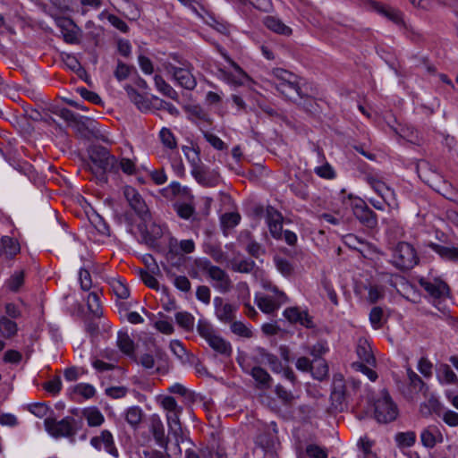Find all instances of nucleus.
I'll list each match as a JSON object with an SVG mask.
<instances>
[{
  "mask_svg": "<svg viewBox=\"0 0 458 458\" xmlns=\"http://www.w3.org/2000/svg\"><path fill=\"white\" fill-rule=\"evenodd\" d=\"M73 392L83 396L85 399H89L96 394V390L93 386L82 383L76 385L74 386Z\"/></svg>",
  "mask_w": 458,
  "mask_h": 458,
  "instance_id": "13d9d810",
  "label": "nucleus"
},
{
  "mask_svg": "<svg viewBox=\"0 0 458 458\" xmlns=\"http://www.w3.org/2000/svg\"><path fill=\"white\" fill-rule=\"evenodd\" d=\"M112 289L114 293L119 299H128L130 296V290L128 286L120 280H115L112 283Z\"/></svg>",
  "mask_w": 458,
  "mask_h": 458,
  "instance_id": "3c124183",
  "label": "nucleus"
},
{
  "mask_svg": "<svg viewBox=\"0 0 458 458\" xmlns=\"http://www.w3.org/2000/svg\"><path fill=\"white\" fill-rule=\"evenodd\" d=\"M392 262L400 270H410L419 262V257L413 246L408 242H399L393 250Z\"/></svg>",
  "mask_w": 458,
  "mask_h": 458,
  "instance_id": "423d86ee",
  "label": "nucleus"
},
{
  "mask_svg": "<svg viewBox=\"0 0 458 458\" xmlns=\"http://www.w3.org/2000/svg\"><path fill=\"white\" fill-rule=\"evenodd\" d=\"M44 426L47 433L55 438L67 437L74 442V436L82 428V419H75L66 416L61 420L47 417L44 420Z\"/></svg>",
  "mask_w": 458,
  "mask_h": 458,
  "instance_id": "f03ea898",
  "label": "nucleus"
},
{
  "mask_svg": "<svg viewBox=\"0 0 458 458\" xmlns=\"http://www.w3.org/2000/svg\"><path fill=\"white\" fill-rule=\"evenodd\" d=\"M182 151L186 156V158L191 164V169L202 165L200 157H199V148H191L187 146L182 147Z\"/></svg>",
  "mask_w": 458,
  "mask_h": 458,
  "instance_id": "37998d69",
  "label": "nucleus"
},
{
  "mask_svg": "<svg viewBox=\"0 0 458 458\" xmlns=\"http://www.w3.org/2000/svg\"><path fill=\"white\" fill-rule=\"evenodd\" d=\"M87 305L89 310L96 317L100 318L103 315V310L100 304L99 296L92 292L88 295Z\"/></svg>",
  "mask_w": 458,
  "mask_h": 458,
  "instance_id": "e433bc0d",
  "label": "nucleus"
},
{
  "mask_svg": "<svg viewBox=\"0 0 458 458\" xmlns=\"http://www.w3.org/2000/svg\"><path fill=\"white\" fill-rule=\"evenodd\" d=\"M256 352L259 357V360H257L258 362L268 364L271 370L275 373L282 372L283 365L276 355L262 347H258Z\"/></svg>",
  "mask_w": 458,
  "mask_h": 458,
  "instance_id": "f3484780",
  "label": "nucleus"
},
{
  "mask_svg": "<svg viewBox=\"0 0 458 458\" xmlns=\"http://www.w3.org/2000/svg\"><path fill=\"white\" fill-rule=\"evenodd\" d=\"M124 89L127 92V95L131 102H133L137 107L140 110H147L148 109V102L146 100V98L140 94L134 88H132L130 85H126L124 87Z\"/></svg>",
  "mask_w": 458,
  "mask_h": 458,
  "instance_id": "2f4dec72",
  "label": "nucleus"
},
{
  "mask_svg": "<svg viewBox=\"0 0 458 458\" xmlns=\"http://www.w3.org/2000/svg\"><path fill=\"white\" fill-rule=\"evenodd\" d=\"M437 377L441 383L458 385V377L447 364H440L437 369Z\"/></svg>",
  "mask_w": 458,
  "mask_h": 458,
  "instance_id": "cd10ccee",
  "label": "nucleus"
},
{
  "mask_svg": "<svg viewBox=\"0 0 458 458\" xmlns=\"http://www.w3.org/2000/svg\"><path fill=\"white\" fill-rule=\"evenodd\" d=\"M90 444L97 450H101L102 445L105 450L114 455L118 456L117 449L114 446V438L110 431L105 429L101 432L100 436H97L91 438Z\"/></svg>",
  "mask_w": 458,
  "mask_h": 458,
  "instance_id": "2eb2a0df",
  "label": "nucleus"
},
{
  "mask_svg": "<svg viewBox=\"0 0 458 458\" xmlns=\"http://www.w3.org/2000/svg\"><path fill=\"white\" fill-rule=\"evenodd\" d=\"M351 199V208L355 218L360 225L368 229H374L377 226V214L367 205V203L359 197L349 195Z\"/></svg>",
  "mask_w": 458,
  "mask_h": 458,
  "instance_id": "6e6552de",
  "label": "nucleus"
},
{
  "mask_svg": "<svg viewBox=\"0 0 458 458\" xmlns=\"http://www.w3.org/2000/svg\"><path fill=\"white\" fill-rule=\"evenodd\" d=\"M399 414L397 405L394 403L388 392L384 390L381 397L374 403V417L378 423L387 424L396 420Z\"/></svg>",
  "mask_w": 458,
  "mask_h": 458,
  "instance_id": "39448f33",
  "label": "nucleus"
},
{
  "mask_svg": "<svg viewBox=\"0 0 458 458\" xmlns=\"http://www.w3.org/2000/svg\"><path fill=\"white\" fill-rule=\"evenodd\" d=\"M197 331L199 335L206 341L209 340L211 337H213V335H216L213 326L205 319H199L198 321Z\"/></svg>",
  "mask_w": 458,
  "mask_h": 458,
  "instance_id": "79ce46f5",
  "label": "nucleus"
},
{
  "mask_svg": "<svg viewBox=\"0 0 458 458\" xmlns=\"http://www.w3.org/2000/svg\"><path fill=\"white\" fill-rule=\"evenodd\" d=\"M139 275L142 282L149 288L158 290V281L149 272L144 269H140Z\"/></svg>",
  "mask_w": 458,
  "mask_h": 458,
  "instance_id": "680f3d73",
  "label": "nucleus"
},
{
  "mask_svg": "<svg viewBox=\"0 0 458 458\" xmlns=\"http://www.w3.org/2000/svg\"><path fill=\"white\" fill-rule=\"evenodd\" d=\"M24 283V272H15L8 280V287L12 292H18Z\"/></svg>",
  "mask_w": 458,
  "mask_h": 458,
  "instance_id": "5fc2aeb1",
  "label": "nucleus"
},
{
  "mask_svg": "<svg viewBox=\"0 0 458 458\" xmlns=\"http://www.w3.org/2000/svg\"><path fill=\"white\" fill-rule=\"evenodd\" d=\"M138 227L142 240L149 246H154L163 235L162 228L154 223L148 225V222L142 221Z\"/></svg>",
  "mask_w": 458,
  "mask_h": 458,
  "instance_id": "ddd939ff",
  "label": "nucleus"
},
{
  "mask_svg": "<svg viewBox=\"0 0 458 458\" xmlns=\"http://www.w3.org/2000/svg\"><path fill=\"white\" fill-rule=\"evenodd\" d=\"M88 152L89 169L99 182H107V173L117 174L118 160L106 147L94 145Z\"/></svg>",
  "mask_w": 458,
  "mask_h": 458,
  "instance_id": "f257e3e1",
  "label": "nucleus"
},
{
  "mask_svg": "<svg viewBox=\"0 0 458 458\" xmlns=\"http://www.w3.org/2000/svg\"><path fill=\"white\" fill-rule=\"evenodd\" d=\"M356 352L361 362L370 366L376 364V359L372 353L370 344L365 339H360L358 341Z\"/></svg>",
  "mask_w": 458,
  "mask_h": 458,
  "instance_id": "412c9836",
  "label": "nucleus"
},
{
  "mask_svg": "<svg viewBox=\"0 0 458 458\" xmlns=\"http://www.w3.org/2000/svg\"><path fill=\"white\" fill-rule=\"evenodd\" d=\"M407 376L410 386L414 392L420 393L424 391L426 384L417 373H415L411 369H408Z\"/></svg>",
  "mask_w": 458,
  "mask_h": 458,
  "instance_id": "a19ab883",
  "label": "nucleus"
},
{
  "mask_svg": "<svg viewBox=\"0 0 458 458\" xmlns=\"http://www.w3.org/2000/svg\"><path fill=\"white\" fill-rule=\"evenodd\" d=\"M265 26L281 35L289 36L292 34V29L288 26H286L280 19L275 17V16H267L264 20Z\"/></svg>",
  "mask_w": 458,
  "mask_h": 458,
  "instance_id": "b1692460",
  "label": "nucleus"
},
{
  "mask_svg": "<svg viewBox=\"0 0 458 458\" xmlns=\"http://www.w3.org/2000/svg\"><path fill=\"white\" fill-rule=\"evenodd\" d=\"M385 296V290L383 286L377 284L370 285L369 288L368 300L370 303H376Z\"/></svg>",
  "mask_w": 458,
  "mask_h": 458,
  "instance_id": "052dcab7",
  "label": "nucleus"
},
{
  "mask_svg": "<svg viewBox=\"0 0 458 458\" xmlns=\"http://www.w3.org/2000/svg\"><path fill=\"white\" fill-rule=\"evenodd\" d=\"M17 332L18 326L16 322L4 316L0 318V335L4 338H13L17 335Z\"/></svg>",
  "mask_w": 458,
  "mask_h": 458,
  "instance_id": "393cba45",
  "label": "nucleus"
},
{
  "mask_svg": "<svg viewBox=\"0 0 458 458\" xmlns=\"http://www.w3.org/2000/svg\"><path fill=\"white\" fill-rule=\"evenodd\" d=\"M428 247L445 260L458 261V248L456 247L444 246L435 242L428 243Z\"/></svg>",
  "mask_w": 458,
  "mask_h": 458,
  "instance_id": "aec40b11",
  "label": "nucleus"
},
{
  "mask_svg": "<svg viewBox=\"0 0 458 458\" xmlns=\"http://www.w3.org/2000/svg\"><path fill=\"white\" fill-rule=\"evenodd\" d=\"M162 195L166 199H172L177 195L182 194L186 197L187 201H175L174 203V209L177 215L182 219H190L195 213V207L193 205V196L191 195L187 189H182L179 182H174L168 187L161 191Z\"/></svg>",
  "mask_w": 458,
  "mask_h": 458,
  "instance_id": "20e7f679",
  "label": "nucleus"
},
{
  "mask_svg": "<svg viewBox=\"0 0 458 458\" xmlns=\"http://www.w3.org/2000/svg\"><path fill=\"white\" fill-rule=\"evenodd\" d=\"M176 323L184 330L191 332L194 327V317L186 311L177 312L175 314Z\"/></svg>",
  "mask_w": 458,
  "mask_h": 458,
  "instance_id": "4c0bfd02",
  "label": "nucleus"
},
{
  "mask_svg": "<svg viewBox=\"0 0 458 458\" xmlns=\"http://www.w3.org/2000/svg\"><path fill=\"white\" fill-rule=\"evenodd\" d=\"M306 453L310 458H327V452L317 445H309Z\"/></svg>",
  "mask_w": 458,
  "mask_h": 458,
  "instance_id": "774afa93",
  "label": "nucleus"
},
{
  "mask_svg": "<svg viewBox=\"0 0 458 458\" xmlns=\"http://www.w3.org/2000/svg\"><path fill=\"white\" fill-rule=\"evenodd\" d=\"M4 255L7 259H12L20 252V245L17 241L9 236H3L1 239Z\"/></svg>",
  "mask_w": 458,
  "mask_h": 458,
  "instance_id": "bb28decb",
  "label": "nucleus"
},
{
  "mask_svg": "<svg viewBox=\"0 0 458 458\" xmlns=\"http://www.w3.org/2000/svg\"><path fill=\"white\" fill-rule=\"evenodd\" d=\"M266 219L267 225L272 224L283 223L282 214L275 208L268 206L266 208Z\"/></svg>",
  "mask_w": 458,
  "mask_h": 458,
  "instance_id": "e2e57ef3",
  "label": "nucleus"
},
{
  "mask_svg": "<svg viewBox=\"0 0 458 458\" xmlns=\"http://www.w3.org/2000/svg\"><path fill=\"white\" fill-rule=\"evenodd\" d=\"M307 352L312 357V360L323 359L322 356L328 351L326 342H318L312 346L306 348Z\"/></svg>",
  "mask_w": 458,
  "mask_h": 458,
  "instance_id": "a18cd8bd",
  "label": "nucleus"
},
{
  "mask_svg": "<svg viewBox=\"0 0 458 458\" xmlns=\"http://www.w3.org/2000/svg\"><path fill=\"white\" fill-rule=\"evenodd\" d=\"M314 172L317 175L323 179L332 180L336 176L335 170L327 162H326L323 165L317 166Z\"/></svg>",
  "mask_w": 458,
  "mask_h": 458,
  "instance_id": "864d4df0",
  "label": "nucleus"
},
{
  "mask_svg": "<svg viewBox=\"0 0 458 458\" xmlns=\"http://www.w3.org/2000/svg\"><path fill=\"white\" fill-rule=\"evenodd\" d=\"M438 434L441 437V434L438 432V429L435 426L428 427L423 429L420 434V440L422 445L428 448H433L437 444L436 435Z\"/></svg>",
  "mask_w": 458,
  "mask_h": 458,
  "instance_id": "c85d7f7f",
  "label": "nucleus"
},
{
  "mask_svg": "<svg viewBox=\"0 0 458 458\" xmlns=\"http://www.w3.org/2000/svg\"><path fill=\"white\" fill-rule=\"evenodd\" d=\"M191 173L194 179L203 186L212 187L216 183V177L212 175V174L208 171V168L203 164L192 168Z\"/></svg>",
  "mask_w": 458,
  "mask_h": 458,
  "instance_id": "6ab92c4d",
  "label": "nucleus"
},
{
  "mask_svg": "<svg viewBox=\"0 0 458 458\" xmlns=\"http://www.w3.org/2000/svg\"><path fill=\"white\" fill-rule=\"evenodd\" d=\"M150 432L156 443L166 451L170 435H165L164 424L157 415L150 418Z\"/></svg>",
  "mask_w": 458,
  "mask_h": 458,
  "instance_id": "4468645a",
  "label": "nucleus"
},
{
  "mask_svg": "<svg viewBox=\"0 0 458 458\" xmlns=\"http://www.w3.org/2000/svg\"><path fill=\"white\" fill-rule=\"evenodd\" d=\"M395 441L400 447L412 446L416 441V434L413 431L399 432L395 435Z\"/></svg>",
  "mask_w": 458,
  "mask_h": 458,
  "instance_id": "ea45409f",
  "label": "nucleus"
},
{
  "mask_svg": "<svg viewBox=\"0 0 458 458\" xmlns=\"http://www.w3.org/2000/svg\"><path fill=\"white\" fill-rule=\"evenodd\" d=\"M328 366L324 359L312 360V369L310 371L315 379L322 381L328 376Z\"/></svg>",
  "mask_w": 458,
  "mask_h": 458,
  "instance_id": "7c9ffc66",
  "label": "nucleus"
},
{
  "mask_svg": "<svg viewBox=\"0 0 458 458\" xmlns=\"http://www.w3.org/2000/svg\"><path fill=\"white\" fill-rule=\"evenodd\" d=\"M198 267L206 272L208 277L214 282L213 286L221 293L229 292L232 287V281L229 275L221 267L214 266L208 259H200L197 262Z\"/></svg>",
  "mask_w": 458,
  "mask_h": 458,
  "instance_id": "0eeeda50",
  "label": "nucleus"
},
{
  "mask_svg": "<svg viewBox=\"0 0 458 458\" xmlns=\"http://www.w3.org/2000/svg\"><path fill=\"white\" fill-rule=\"evenodd\" d=\"M208 345L221 355L230 357L233 352L232 345L219 335H213L207 341Z\"/></svg>",
  "mask_w": 458,
  "mask_h": 458,
  "instance_id": "4be33fe9",
  "label": "nucleus"
},
{
  "mask_svg": "<svg viewBox=\"0 0 458 458\" xmlns=\"http://www.w3.org/2000/svg\"><path fill=\"white\" fill-rule=\"evenodd\" d=\"M229 62L234 68L236 74L226 73L227 80L235 85H242L243 80L248 78L247 73L233 60L229 59Z\"/></svg>",
  "mask_w": 458,
  "mask_h": 458,
  "instance_id": "c03bdc74",
  "label": "nucleus"
},
{
  "mask_svg": "<svg viewBox=\"0 0 458 458\" xmlns=\"http://www.w3.org/2000/svg\"><path fill=\"white\" fill-rule=\"evenodd\" d=\"M83 415L87 420L89 427H98L102 425L105 419L100 411L97 408H90L83 411Z\"/></svg>",
  "mask_w": 458,
  "mask_h": 458,
  "instance_id": "72a5a7b5",
  "label": "nucleus"
},
{
  "mask_svg": "<svg viewBox=\"0 0 458 458\" xmlns=\"http://www.w3.org/2000/svg\"><path fill=\"white\" fill-rule=\"evenodd\" d=\"M159 139L165 148L171 150L177 148L176 138L170 129L162 128L159 131Z\"/></svg>",
  "mask_w": 458,
  "mask_h": 458,
  "instance_id": "f704fd0d",
  "label": "nucleus"
},
{
  "mask_svg": "<svg viewBox=\"0 0 458 458\" xmlns=\"http://www.w3.org/2000/svg\"><path fill=\"white\" fill-rule=\"evenodd\" d=\"M182 408L166 413L168 432L169 435L174 437L179 453H181L180 444L183 443L185 440H188L186 436L183 434L180 421V414L182 413Z\"/></svg>",
  "mask_w": 458,
  "mask_h": 458,
  "instance_id": "9b49d317",
  "label": "nucleus"
},
{
  "mask_svg": "<svg viewBox=\"0 0 458 458\" xmlns=\"http://www.w3.org/2000/svg\"><path fill=\"white\" fill-rule=\"evenodd\" d=\"M387 317L382 307L376 306L369 312V321L374 329L381 328L386 322Z\"/></svg>",
  "mask_w": 458,
  "mask_h": 458,
  "instance_id": "c756f323",
  "label": "nucleus"
},
{
  "mask_svg": "<svg viewBox=\"0 0 458 458\" xmlns=\"http://www.w3.org/2000/svg\"><path fill=\"white\" fill-rule=\"evenodd\" d=\"M154 81L157 89L165 96L174 100L178 99L177 92L168 83L165 82L162 76L155 75Z\"/></svg>",
  "mask_w": 458,
  "mask_h": 458,
  "instance_id": "473e14b6",
  "label": "nucleus"
},
{
  "mask_svg": "<svg viewBox=\"0 0 458 458\" xmlns=\"http://www.w3.org/2000/svg\"><path fill=\"white\" fill-rule=\"evenodd\" d=\"M274 261L278 271H280L284 276H289L293 274V267L287 259L276 256L274 258Z\"/></svg>",
  "mask_w": 458,
  "mask_h": 458,
  "instance_id": "8fccbe9b",
  "label": "nucleus"
},
{
  "mask_svg": "<svg viewBox=\"0 0 458 458\" xmlns=\"http://www.w3.org/2000/svg\"><path fill=\"white\" fill-rule=\"evenodd\" d=\"M117 346L122 352L128 356H131L134 353V342L130 337L127 332H118Z\"/></svg>",
  "mask_w": 458,
  "mask_h": 458,
  "instance_id": "a878e982",
  "label": "nucleus"
},
{
  "mask_svg": "<svg viewBox=\"0 0 458 458\" xmlns=\"http://www.w3.org/2000/svg\"><path fill=\"white\" fill-rule=\"evenodd\" d=\"M284 316L291 324H300L306 328L316 327L313 318L310 316L308 311L301 310L298 307H289L285 309Z\"/></svg>",
  "mask_w": 458,
  "mask_h": 458,
  "instance_id": "f8f14e48",
  "label": "nucleus"
},
{
  "mask_svg": "<svg viewBox=\"0 0 458 458\" xmlns=\"http://www.w3.org/2000/svg\"><path fill=\"white\" fill-rule=\"evenodd\" d=\"M123 195L131 209L134 210L141 221L149 222L151 215L144 199L138 191L131 186H125L123 189Z\"/></svg>",
  "mask_w": 458,
  "mask_h": 458,
  "instance_id": "9d476101",
  "label": "nucleus"
},
{
  "mask_svg": "<svg viewBox=\"0 0 458 458\" xmlns=\"http://www.w3.org/2000/svg\"><path fill=\"white\" fill-rule=\"evenodd\" d=\"M231 331L241 337L250 338L252 336L251 330L247 327L242 321H232L230 326Z\"/></svg>",
  "mask_w": 458,
  "mask_h": 458,
  "instance_id": "09e8293b",
  "label": "nucleus"
},
{
  "mask_svg": "<svg viewBox=\"0 0 458 458\" xmlns=\"http://www.w3.org/2000/svg\"><path fill=\"white\" fill-rule=\"evenodd\" d=\"M215 311L217 318L224 323H231L235 318L236 307L224 303L221 297L214 299Z\"/></svg>",
  "mask_w": 458,
  "mask_h": 458,
  "instance_id": "dca6fc26",
  "label": "nucleus"
},
{
  "mask_svg": "<svg viewBox=\"0 0 458 458\" xmlns=\"http://www.w3.org/2000/svg\"><path fill=\"white\" fill-rule=\"evenodd\" d=\"M419 284L433 299L434 306L442 312L445 318H450L451 315L449 310L445 305L442 306V301L445 300L450 293V288L448 284L439 278H435L433 281H428L424 277L420 278Z\"/></svg>",
  "mask_w": 458,
  "mask_h": 458,
  "instance_id": "7ed1b4c3",
  "label": "nucleus"
},
{
  "mask_svg": "<svg viewBox=\"0 0 458 458\" xmlns=\"http://www.w3.org/2000/svg\"><path fill=\"white\" fill-rule=\"evenodd\" d=\"M250 375L258 384V388L262 390L270 389L273 383V378L269 373L260 366L253 367L249 372Z\"/></svg>",
  "mask_w": 458,
  "mask_h": 458,
  "instance_id": "a211bd4d",
  "label": "nucleus"
},
{
  "mask_svg": "<svg viewBox=\"0 0 458 458\" xmlns=\"http://www.w3.org/2000/svg\"><path fill=\"white\" fill-rule=\"evenodd\" d=\"M132 70H134L133 66L128 65L121 60H118L116 69L114 72V75L119 81H122L130 76Z\"/></svg>",
  "mask_w": 458,
  "mask_h": 458,
  "instance_id": "de8ad7c7",
  "label": "nucleus"
},
{
  "mask_svg": "<svg viewBox=\"0 0 458 458\" xmlns=\"http://www.w3.org/2000/svg\"><path fill=\"white\" fill-rule=\"evenodd\" d=\"M344 384L342 377L336 378L335 377L333 383V390L331 393V397L335 399L336 401L342 402L344 394Z\"/></svg>",
  "mask_w": 458,
  "mask_h": 458,
  "instance_id": "bf43d9fd",
  "label": "nucleus"
},
{
  "mask_svg": "<svg viewBox=\"0 0 458 458\" xmlns=\"http://www.w3.org/2000/svg\"><path fill=\"white\" fill-rule=\"evenodd\" d=\"M120 170L125 174L132 175L136 173V165L131 159L123 157L118 160L117 174Z\"/></svg>",
  "mask_w": 458,
  "mask_h": 458,
  "instance_id": "603ef678",
  "label": "nucleus"
},
{
  "mask_svg": "<svg viewBox=\"0 0 458 458\" xmlns=\"http://www.w3.org/2000/svg\"><path fill=\"white\" fill-rule=\"evenodd\" d=\"M43 387L47 392L55 395L61 391L62 388L61 378L59 377H55L52 380L46 382L43 385Z\"/></svg>",
  "mask_w": 458,
  "mask_h": 458,
  "instance_id": "338daca9",
  "label": "nucleus"
},
{
  "mask_svg": "<svg viewBox=\"0 0 458 458\" xmlns=\"http://www.w3.org/2000/svg\"><path fill=\"white\" fill-rule=\"evenodd\" d=\"M374 191L384 199L385 202H388L394 198V191L393 189L388 187L384 182H380Z\"/></svg>",
  "mask_w": 458,
  "mask_h": 458,
  "instance_id": "4d7b16f0",
  "label": "nucleus"
},
{
  "mask_svg": "<svg viewBox=\"0 0 458 458\" xmlns=\"http://www.w3.org/2000/svg\"><path fill=\"white\" fill-rule=\"evenodd\" d=\"M247 252L253 258L259 259L266 253L265 249L255 241H250L246 246Z\"/></svg>",
  "mask_w": 458,
  "mask_h": 458,
  "instance_id": "69168bd1",
  "label": "nucleus"
},
{
  "mask_svg": "<svg viewBox=\"0 0 458 458\" xmlns=\"http://www.w3.org/2000/svg\"><path fill=\"white\" fill-rule=\"evenodd\" d=\"M143 417V411L139 406L130 407L125 413V420L130 424L132 428H137Z\"/></svg>",
  "mask_w": 458,
  "mask_h": 458,
  "instance_id": "c9c22d12",
  "label": "nucleus"
},
{
  "mask_svg": "<svg viewBox=\"0 0 458 458\" xmlns=\"http://www.w3.org/2000/svg\"><path fill=\"white\" fill-rule=\"evenodd\" d=\"M255 267V262L250 259H244L239 261L235 260L232 263L233 270L239 273H250Z\"/></svg>",
  "mask_w": 458,
  "mask_h": 458,
  "instance_id": "49530a36",
  "label": "nucleus"
},
{
  "mask_svg": "<svg viewBox=\"0 0 458 458\" xmlns=\"http://www.w3.org/2000/svg\"><path fill=\"white\" fill-rule=\"evenodd\" d=\"M275 393L285 405L292 404L294 399L293 393L291 391H287L282 385L276 386Z\"/></svg>",
  "mask_w": 458,
  "mask_h": 458,
  "instance_id": "6e6d98bb",
  "label": "nucleus"
},
{
  "mask_svg": "<svg viewBox=\"0 0 458 458\" xmlns=\"http://www.w3.org/2000/svg\"><path fill=\"white\" fill-rule=\"evenodd\" d=\"M276 89L289 99L295 100V97H299L301 99L304 98L298 79L292 81L291 84H276Z\"/></svg>",
  "mask_w": 458,
  "mask_h": 458,
  "instance_id": "5701e85b",
  "label": "nucleus"
},
{
  "mask_svg": "<svg viewBox=\"0 0 458 458\" xmlns=\"http://www.w3.org/2000/svg\"><path fill=\"white\" fill-rule=\"evenodd\" d=\"M259 308L265 313L270 314L276 310L279 304L270 296L256 298Z\"/></svg>",
  "mask_w": 458,
  "mask_h": 458,
  "instance_id": "58836bf2",
  "label": "nucleus"
},
{
  "mask_svg": "<svg viewBox=\"0 0 458 458\" xmlns=\"http://www.w3.org/2000/svg\"><path fill=\"white\" fill-rule=\"evenodd\" d=\"M173 58L177 61L181 66L170 65L169 72L173 73L174 78L182 88L189 90L193 89L197 85V81L191 73V64L186 60H180L177 55H174Z\"/></svg>",
  "mask_w": 458,
  "mask_h": 458,
  "instance_id": "1a4fd4ad",
  "label": "nucleus"
},
{
  "mask_svg": "<svg viewBox=\"0 0 458 458\" xmlns=\"http://www.w3.org/2000/svg\"><path fill=\"white\" fill-rule=\"evenodd\" d=\"M204 138L214 148L217 150H223L226 148L225 143L219 137L211 132H204Z\"/></svg>",
  "mask_w": 458,
  "mask_h": 458,
  "instance_id": "0e129e2a",
  "label": "nucleus"
}]
</instances>
